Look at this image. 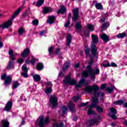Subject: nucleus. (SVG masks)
<instances>
[{"instance_id": "nucleus-1", "label": "nucleus", "mask_w": 127, "mask_h": 127, "mask_svg": "<svg viewBox=\"0 0 127 127\" xmlns=\"http://www.w3.org/2000/svg\"><path fill=\"white\" fill-rule=\"evenodd\" d=\"M99 90V87L98 85H95L92 86H88L85 87V92H87L89 94H93L95 97H99L100 96L101 97L100 98L101 101H104V93L101 91L97 92L98 90Z\"/></svg>"}, {"instance_id": "nucleus-2", "label": "nucleus", "mask_w": 127, "mask_h": 127, "mask_svg": "<svg viewBox=\"0 0 127 127\" xmlns=\"http://www.w3.org/2000/svg\"><path fill=\"white\" fill-rule=\"evenodd\" d=\"M89 74L92 79L96 77V75H99L100 74V70L97 69L96 70L92 68L91 65H87L86 67V70L82 72V76L83 78H88Z\"/></svg>"}, {"instance_id": "nucleus-3", "label": "nucleus", "mask_w": 127, "mask_h": 127, "mask_svg": "<svg viewBox=\"0 0 127 127\" xmlns=\"http://www.w3.org/2000/svg\"><path fill=\"white\" fill-rule=\"evenodd\" d=\"M23 8V6L19 7L16 11L14 12V14L11 16V18L7 21L4 22L2 24L0 25V28L4 29V28H8L10 26L12 25V21L19 14V12L21 11V10Z\"/></svg>"}, {"instance_id": "nucleus-4", "label": "nucleus", "mask_w": 127, "mask_h": 127, "mask_svg": "<svg viewBox=\"0 0 127 127\" xmlns=\"http://www.w3.org/2000/svg\"><path fill=\"white\" fill-rule=\"evenodd\" d=\"M8 54L11 59L7 65L6 69L10 70L14 68V62H13V61L15 60V57H14V55H13V51L11 49H9Z\"/></svg>"}, {"instance_id": "nucleus-5", "label": "nucleus", "mask_w": 127, "mask_h": 127, "mask_svg": "<svg viewBox=\"0 0 127 127\" xmlns=\"http://www.w3.org/2000/svg\"><path fill=\"white\" fill-rule=\"evenodd\" d=\"M98 103H99V99L98 98H96V97H93L91 105L87 107L85 109L86 111H88L87 113L88 115H93L95 114V111L92 110V109H93V108H95Z\"/></svg>"}, {"instance_id": "nucleus-6", "label": "nucleus", "mask_w": 127, "mask_h": 127, "mask_svg": "<svg viewBox=\"0 0 127 127\" xmlns=\"http://www.w3.org/2000/svg\"><path fill=\"white\" fill-rule=\"evenodd\" d=\"M1 80H5L4 84L5 86L10 85L12 82V77L11 75L6 76V73H3L1 76Z\"/></svg>"}, {"instance_id": "nucleus-7", "label": "nucleus", "mask_w": 127, "mask_h": 127, "mask_svg": "<svg viewBox=\"0 0 127 127\" xmlns=\"http://www.w3.org/2000/svg\"><path fill=\"white\" fill-rule=\"evenodd\" d=\"M63 82L64 83V84H65V85L68 84L71 86L76 85V84H77V81L74 79H71V76L70 75L66 76L65 78L63 80Z\"/></svg>"}, {"instance_id": "nucleus-8", "label": "nucleus", "mask_w": 127, "mask_h": 127, "mask_svg": "<svg viewBox=\"0 0 127 127\" xmlns=\"http://www.w3.org/2000/svg\"><path fill=\"white\" fill-rule=\"evenodd\" d=\"M50 104L53 109H55L58 105V99L55 96H51L50 98Z\"/></svg>"}, {"instance_id": "nucleus-9", "label": "nucleus", "mask_w": 127, "mask_h": 127, "mask_svg": "<svg viewBox=\"0 0 127 127\" xmlns=\"http://www.w3.org/2000/svg\"><path fill=\"white\" fill-rule=\"evenodd\" d=\"M39 127H44V125H46L49 124V117H47L46 119L45 120L44 122V118L43 116H41L39 118Z\"/></svg>"}, {"instance_id": "nucleus-10", "label": "nucleus", "mask_w": 127, "mask_h": 127, "mask_svg": "<svg viewBox=\"0 0 127 127\" xmlns=\"http://www.w3.org/2000/svg\"><path fill=\"white\" fill-rule=\"evenodd\" d=\"M72 20L73 21H77V20L79 18V8L74 9L72 10Z\"/></svg>"}, {"instance_id": "nucleus-11", "label": "nucleus", "mask_w": 127, "mask_h": 127, "mask_svg": "<svg viewBox=\"0 0 127 127\" xmlns=\"http://www.w3.org/2000/svg\"><path fill=\"white\" fill-rule=\"evenodd\" d=\"M12 108V101L10 100L7 102L6 103L5 107H4V110L6 111V112H9V111L11 110V109Z\"/></svg>"}, {"instance_id": "nucleus-12", "label": "nucleus", "mask_w": 127, "mask_h": 127, "mask_svg": "<svg viewBox=\"0 0 127 127\" xmlns=\"http://www.w3.org/2000/svg\"><path fill=\"white\" fill-rule=\"evenodd\" d=\"M91 54L93 57H97V47L93 44H91Z\"/></svg>"}, {"instance_id": "nucleus-13", "label": "nucleus", "mask_w": 127, "mask_h": 127, "mask_svg": "<svg viewBox=\"0 0 127 127\" xmlns=\"http://www.w3.org/2000/svg\"><path fill=\"white\" fill-rule=\"evenodd\" d=\"M29 54H30V50H29V49L28 48H26L21 54V56L22 58H26V57H27V56H28Z\"/></svg>"}, {"instance_id": "nucleus-14", "label": "nucleus", "mask_w": 127, "mask_h": 127, "mask_svg": "<svg viewBox=\"0 0 127 127\" xmlns=\"http://www.w3.org/2000/svg\"><path fill=\"white\" fill-rule=\"evenodd\" d=\"M110 110L111 113H112L111 116L112 119H113V120H117V116H116V115L117 114V109H116L115 108H110Z\"/></svg>"}, {"instance_id": "nucleus-15", "label": "nucleus", "mask_w": 127, "mask_h": 127, "mask_svg": "<svg viewBox=\"0 0 127 127\" xmlns=\"http://www.w3.org/2000/svg\"><path fill=\"white\" fill-rule=\"evenodd\" d=\"M100 38L103 40L104 42H109L110 41V37L109 36L105 33L101 34L100 36Z\"/></svg>"}, {"instance_id": "nucleus-16", "label": "nucleus", "mask_w": 127, "mask_h": 127, "mask_svg": "<svg viewBox=\"0 0 127 127\" xmlns=\"http://www.w3.org/2000/svg\"><path fill=\"white\" fill-rule=\"evenodd\" d=\"M55 18H56V17L55 16H49L47 22L48 23H49V24H53L55 21Z\"/></svg>"}, {"instance_id": "nucleus-17", "label": "nucleus", "mask_w": 127, "mask_h": 127, "mask_svg": "<svg viewBox=\"0 0 127 127\" xmlns=\"http://www.w3.org/2000/svg\"><path fill=\"white\" fill-rule=\"evenodd\" d=\"M91 38L92 40V43L91 44L95 45V44H97L98 42H99V37L95 35V34H92L91 35Z\"/></svg>"}, {"instance_id": "nucleus-18", "label": "nucleus", "mask_w": 127, "mask_h": 127, "mask_svg": "<svg viewBox=\"0 0 127 127\" xmlns=\"http://www.w3.org/2000/svg\"><path fill=\"white\" fill-rule=\"evenodd\" d=\"M86 81L84 78H82L81 80H79V83L78 84H76L75 86V88H81L83 87V86L85 85V83Z\"/></svg>"}, {"instance_id": "nucleus-19", "label": "nucleus", "mask_w": 127, "mask_h": 127, "mask_svg": "<svg viewBox=\"0 0 127 127\" xmlns=\"http://www.w3.org/2000/svg\"><path fill=\"white\" fill-rule=\"evenodd\" d=\"M72 41V35L71 34H67L66 38V45L67 46H70V44Z\"/></svg>"}, {"instance_id": "nucleus-20", "label": "nucleus", "mask_w": 127, "mask_h": 127, "mask_svg": "<svg viewBox=\"0 0 127 127\" xmlns=\"http://www.w3.org/2000/svg\"><path fill=\"white\" fill-rule=\"evenodd\" d=\"M69 109L70 110V112L71 113H75V105L72 102H69L68 104Z\"/></svg>"}, {"instance_id": "nucleus-21", "label": "nucleus", "mask_w": 127, "mask_h": 127, "mask_svg": "<svg viewBox=\"0 0 127 127\" xmlns=\"http://www.w3.org/2000/svg\"><path fill=\"white\" fill-rule=\"evenodd\" d=\"M89 124L90 126H93V125H99L100 121L98 119H92L90 121Z\"/></svg>"}, {"instance_id": "nucleus-22", "label": "nucleus", "mask_w": 127, "mask_h": 127, "mask_svg": "<svg viewBox=\"0 0 127 127\" xmlns=\"http://www.w3.org/2000/svg\"><path fill=\"white\" fill-rule=\"evenodd\" d=\"M66 8L65 7V6H64V5H62L61 7V9H59L58 10L57 13H59V14L65 13V12H66Z\"/></svg>"}, {"instance_id": "nucleus-23", "label": "nucleus", "mask_w": 127, "mask_h": 127, "mask_svg": "<svg viewBox=\"0 0 127 127\" xmlns=\"http://www.w3.org/2000/svg\"><path fill=\"white\" fill-rule=\"evenodd\" d=\"M43 11L44 13H48V12H52L53 9L50 7H45Z\"/></svg>"}, {"instance_id": "nucleus-24", "label": "nucleus", "mask_w": 127, "mask_h": 127, "mask_svg": "<svg viewBox=\"0 0 127 127\" xmlns=\"http://www.w3.org/2000/svg\"><path fill=\"white\" fill-rule=\"evenodd\" d=\"M33 78L35 82H39L41 80V77L39 74H35L33 75Z\"/></svg>"}, {"instance_id": "nucleus-25", "label": "nucleus", "mask_w": 127, "mask_h": 127, "mask_svg": "<svg viewBox=\"0 0 127 127\" xmlns=\"http://www.w3.org/2000/svg\"><path fill=\"white\" fill-rule=\"evenodd\" d=\"M2 126L3 127H9V122L6 120H2Z\"/></svg>"}, {"instance_id": "nucleus-26", "label": "nucleus", "mask_w": 127, "mask_h": 127, "mask_svg": "<svg viewBox=\"0 0 127 127\" xmlns=\"http://www.w3.org/2000/svg\"><path fill=\"white\" fill-rule=\"evenodd\" d=\"M109 26H110V23H109V22H106L103 23L102 26H101L102 31L105 30V29H107V27H109Z\"/></svg>"}, {"instance_id": "nucleus-27", "label": "nucleus", "mask_w": 127, "mask_h": 127, "mask_svg": "<svg viewBox=\"0 0 127 127\" xmlns=\"http://www.w3.org/2000/svg\"><path fill=\"white\" fill-rule=\"evenodd\" d=\"M75 28L78 30H79L80 31H81V30L83 28V27L82 26V25L81 24V21H78L76 22V23L75 24Z\"/></svg>"}, {"instance_id": "nucleus-28", "label": "nucleus", "mask_w": 127, "mask_h": 127, "mask_svg": "<svg viewBox=\"0 0 127 127\" xmlns=\"http://www.w3.org/2000/svg\"><path fill=\"white\" fill-rule=\"evenodd\" d=\"M64 125L63 124V122L58 121V122L55 124L54 127H64Z\"/></svg>"}, {"instance_id": "nucleus-29", "label": "nucleus", "mask_w": 127, "mask_h": 127, "mask_svg": "<svg viewBox=\"0 0 127 127\" xmlns=\"http://www.w3.org/2000/svg\"><path fill=\"white\" fill-rule=\"evenodd\" d=\"M44 68V66L43 65V64L41 63H39L37 64V66H36V68L37 69L39 70H42Z\"/></svg>"}, {"instance_id": "nucleus-30", "label": "nucleus", "mask_w": 127, "mask_h": 127, "mask_svg": "<svg viewBox=\"0 0 127 127\" xmlns=\"http://www.w3.org/2000/svg\"><path fill=\"white\" fill-rule=\"evenodd\" d=\"M25 29L22 27L20 28L18 30V33L20 36L22 35V34H23V33H25Z\"/></svg>"}, {"instance_id": "nucleus-31", "label": "nucleus", "mask_w": 127, "mask_h": 127, "mask_svg": "<svg viewBox=\"0 0 127 127\" xmlns=\"http://www.w3.org/2000/svg\"><path fill=\"white\" fill-rule=\"evenodd\" d=\"M19 85V83H18L17 81L13 82L12 89H17Z\"/></svg>"}, {"instance_id": "nucleus-32", "label": "nucleus", "mask_w": 127, "mask_h": 127, "mask_svg": "<svg viewBox=\"0 0 127 127\" xmlns=\"http://www.w3.org/2000/svg\"><path fill=\"white\" fill-rule=\"evenodd\" d=\"M70 66V63H65L63 67V71H66L68 67Z\"/></svg>"}, {"instance_id": "nucleus-33", "label": "nucleus", "mask_w": 127, "mask_h": 127, "mask_svg": "<svg viewBox=\"0 0 127 127\" xmlns=\"http://www.w3.org/2000/svg\"><path fill=\"white\" fill-rule=\"evenodd\" d=\"M95 7L97 9L102 10L103 9V5L101 3H96L95 4Z\"/></svg>"}, {"instance_id": "nucleus-34", "label": "nucleus", "mask_w": 127, "mask_h": 127, "mask_svg": "<svg viewBox=\"0 0 127 127\" xmlns=\"http://www.w3.org/2000/svg\"><path fill=\"white\" fill-rule=\"evenodd\" d=\"M61 110L63 114V115H62V117H64V115H65L66 113H67V107H66L65 106H63L61 108Z\"/></svg>"}, {"instance_id": "nucleus-35", "label": "nucleus", "mask_w": 127, "mask_h": 127, "mask_svg": "<svg viewBox=\"0 0 127 127\" xmlns=\"http://www.w3.org/2000/svg\"><path fill=\"white\" fill-rule=\"evenodd\" d=\"M46 89L45 90V93L47 95H48L52 92V87H49L48 86L46 87Z\"/></svg>"}, {"instance_id": "nucleus-36", "label": "nucleus", "mask_w": 127, "mask_h": 127, "mask_svg": "<svg viewBox=\"0 0 127 127\" xmlns=\"http://www.w3.org/2000/svg\"><path fill=\"white\" fill-rule=\"evenodd\" d=\"M117 38H119V39L124 38V37H126V33L123 32L122 33H120L117 35Z\"/></svg>"}, {"instance_id": "nucleus-37", "label": "nucleus", "mask_w": 127, "mask_h": 127, "mask_svg": "<svg viewBox=\"0 0 127 127\" xmlns=\"http://www.w3.org/2000/svg\"><path fill=\"white\" fill-rule=\"evenodd\" d=\"M115 89V86H112L111 87H107V91L109 93V94H111L114 91Z\"/></svg>"}, {"instance_id": "nucleus-38", "label": "nucleus", "mask_w": 127, "mask_h": 127, "mask_svg": "<svg viewBox=\"0 0 127 127\" xmlns=\"http://www.w3.org/2000/svg\"><path fill=\"white\" fill-rule=\"evenodd\" d=\"M88 29L90 30L91 31H94L95 28H94V26L91 24H89L87 25Z\"/></svg>"}, {"instance_id": "nucleus-39", "label": "nucleus", "mask_w": 127, "mask_h": 127, "mask_svg": "<svg viewBox=\"0 0 127 127\" xmlns=\"http://www.w3.org/2000/svg\"><path fill=\"white\" fill-rule=\"evenodd\" d=\"M43 3H44V0H39L36 4V6H41Z\"/></svg>"}, {"instance_id": "nucleus-40", "label": "nucleus", "mask_w": 127, "mask_h": 127, "mask_svg": "<svg viewBox=\"0 0 127 127\" xmlns=\"http://www.w3.org/2000/svg\"><path fill=\"white\" fill-rule=\"evenodd\" d=\"M60 50H61L60 49V48H58L55 52V54H56V55H61L62 53H61V52H60Z\"/></svg>"}, {"instance_id": "nucleus-41", "label": "nucleus", "mask_w": 127, "mask_h": 127, "mask_svg": "<svg viewBox=\"0 0 127 127\" xmlns=\"http://www.w3.org/2000/svg\"><path fill=\"white\" fill-rule=\"evenodd\" d=\"M22 70L24 72H28V69H27V66H26V65L25 64L22 65Z\"/></svg>"}, {"instance_id": "nucleus-42", "label": "nucleus", "mask_w": 127, "mask_h": 127, "mask_svg": "<svg viewBox=\"0 0 127 127\" xmlns=\"http://www.w3.org/2000/svg\"><path fill=\"white\" fill-rule=\"evenodd\" d=\"M124 104V101L123 100H118L114 102L115 105H123Z\"/></svg>"}, {"instance_id": "nucleus-43", "label": "nucleus", "mask_w": 127, "mask_h": 127, "mask_svg": "<svg viewBox=\"0 0 127 127\" xmlns=\"http://www.w3.org/2000/svg\"><path fill=\"white\" fill-rule=\"evenodd\" d=\"M21 75L24 78H28V74H27V72L24 71V72L21 73Z\"/></svg>"}, {"instance_id": "nucleus-44", "label": "nucleus", "mask_w": 127, "mask_h": 127, "mask_svg": "<svg viewBox=\"0 0 127 127\" xmlns=\"http://www.w3.org/2000/svg\"><path fill=\"white\" fill-rule=\"evenodd\" d=\"M17 62L19 64H22V63H23L24 62V60H23L21 58H20L17 60Z\"/></svg>"}, {"instance_id": "nucleus-45", "label": "nucleus", "mask_w": 127, "mask_h": 127, "mask_svg": "<svg viewBox=\"0 0 127 127\" xmlns=\"http://www.w3.org/2000/svg\"><path fill=\"white\" fill-rule=\"evenodd\" d=\"M45 84L47 85V87L52 88V83L51 81H48L45 83Z\"/></svg>"}, {"instance_id": "nucleus-46", "label": "nucleus", "mask_w": 127, "mask_h": 127, "mask_svg": "<svg viewBox=\"0 0 127 127\" xmlns=\"http://www.w3.org/2000/svg\"><path fill=\"white\" fill-rule=\"evenodd\" d=\"M46 34V30H43V31H41L40 32V35L41 36H43V35Z\"/></svg>"}, {"instance_id": "nucleus-47", "label": "nucleus", "mask_w": 127, "mask_h": 127, "mask_svg": "<svg viewBox=\"0 0 127 127\" xmlns=\"http://www.w3.org/2000/svg\"><path fill=\"white\" fill-rule=\"evenodd\" d=\"M88 104H89L88 102H86V103H83L80 104V106L78 105V107H86V106H87Z\"/></svg>"}, {"instance_id": "nucleus-48", "label": "nucleus", "mask_w": 127, "mask_h": 127, "mask_svg": "<svg viewBox=\"0 0 127 127\" xmlns=\"http://www.w3.org/2000/svg\"><path fill=\"white\" fill-rule=\"evenodd\" d=\"M97 110L98 113H102L103 112V108H101V107L98 106L97 107Z\"/></svg>"}, {"instance_id": "nucleus-49", "label": "nucleus", "mask_w": 127, "mask_h": 127, "mask_svg": "<svg viewBox=\"0 0 127 127\" xmlns=\"http://www.w3.org/2000/svg\"><path fill=\"white\" fill-rule=\"evenodd\" d=\"M54 48L53 47H51L49 48V53L50 55H51L52 54V52L53 51Z\"/></svg>"}, {"instance_id": "nucleus-50", "label": "nucleus", "mask_w": 127, "mask_h": 127, "mask_svg": "<svg viewBox=\"0 0 127 127\" xmlns=\"http://www.w3.org/2000/svg\"><path fill=\"white\" fill-rule=\"evenodd\" d=\"M38 22H39V21L37 19H36L32 21V23H33V25H38Z\"/></svg>"}, {"instance_id": "nucleus-51", "label": "nucleus", "mask_w": 127, "mask_h": 127, "mask_svg": "<svg viewBox=\"0 0 127 127\" xmlns=\"http://www.w3.org/2000/svg\"><path fill=\"white\" fill-rule=\"evenodd\" d=\"M73 101H74V102H77L78 101V100H79V99H80V97H79V96H74L72 98Z\"/></svg>"}, {"instance_id": "nucleus-52", "label": "nucleus", "mask_w": 127, "mask_h": 127, "mask_svg": "<svg viewBox=\"0 0 127 127\" xmlns=\"http://www.w3.org/2000/svg\"><path fill=\"white\" fill-rule=\"evenodd\" d=\"M86 55H90V49H87L85 50Z\"/></svg>"}, {"instance_id": "nucleus-53", "label": "nucleus", "mask_w": 127, "mask_h": 127, "mask_svg": "<svg viewBox=\"0 0 127 127\" xmlns=\"http://www.w3.org/2000/svg\"><path fill=\"white\" fill-rule=\"evenodd\" d=\"M103 67H111V64L107 62L106 64H103Z\"/></svg>"}, {"instance_id": "nucleus-54", "label": "nucleus", "mask_w": 127, "mask_h": 127, "mask_svg": "<svg viewBox=\"0 0 127 127\" xmlns=\"http://www.w3.org/2000/svg\"><path fill=\"white\" fill-rule=\"evenodd\" d=\"M70 25V21H68L64 24V27H68Z\"/></svg>"}, {"instance_id": "nucleus-55", "label": "nucleus", "mask_w": 127, "mask_h": 127, "mask_svg": "<svg viewBox=\"0 0 127 127\" xmlns=\"http://www.w3.org/2000/svg\"><path fill=\"white\" fill-rule=\"evenodd\" d=\"M35 61H36L35 59H33L30 61L31 64H32V65H34V64L35 63Z\"/></svg>"}, {"instance_id": "nucleus-56", "label": "nucleus", "mask_w": 127, "mask_h": 127, "mask_svg": "<svg viewBox=\"0 0 127 127\" xmlns=\"http://www.w3.org/2000/svg\"><path fill=\"white\" fill-rule=\"evenodd\" d=\"M30 59V57H29L26 60V61H25L26 64H29V63H30V61H29Z\"/></svg>"}, {"instance_id": "nucleus-57", "label": "nucleus", "mask_w": 127, "mask_h": 127, "mask_svg": "<svg viewBox=\"0 0 127 127\" xmlns=\"http://www.w3.org/2000/svg\"><path fill=\"white\" fill-rule=\"evenodd\" d=\"M106 88V84H103L100 88L101 90H104Z\"/></svg>"}, {"instance_id": "nucleus-58", "label": "nucleus", "mask_w": 127, "mask_h": 127, "mask_svg": "<svg viewBox=\"0 0 127 127\" xmlns=\"http://www.w3.org/2000/svg\"><path fill=\"white\" fill-rule=\"evenodd\" d=\"M3 44L2 42H1V38L0 37V48H1V47H3Z\"/></svg>"}, {"instance_id": "nucleus-59", "label": "nucleus", "mask_w": 127, "mask_h": 127, "mask_svg": "<svg viewBox=\"0 0 127 127\" xmlns=\"http://www.w3.org/2000/svg\"><path fill=\"white\" fill-rule=\"evenodd\" d=\"M111 67H118V65L115 63H112L111 64Z\"/></svg>"}, {"instance_id": "nucleus-60", "label": "nucleus", "mask_w": 127, "mask_h": 127, "mask_svg": "<svg viewBox=\"0 0 127 127\" xmlns=\"http://www.w3.org/2000/svg\"><path fill=\"white\" fill-rule=\"evenodd\" d=\"M63 76H64V73L61 71L59 74V77H63Z\"/></svg>"}, {"instance_id": "nucleus-61", "label": "nucleus", "mask_w": 127, "mask_h": 127, "mask_svg": "<svg viewBox=\"0 0 127 127\" xmlns=\"http://www.w3.org/2000/svg\"><path fill=\"white\" fill-rule=\"evenodd\" d=\"M71 17H72V13H69L67 18L70 19Z\"/></svg>"}, {"instance_id": "nucleus-62", "label": "nucleus", "mask_w": 127, "mask_h": 127, "mask_svg": "<svg viewBox=\"0 0 127 127\" xmlns=\"http://www.w3.org/2000/svg\"><path fill=\"white\" fill-rule=\"evenodd\" d=\"M80 66V63H78L76 64L75 65L74 67L75 68H79V66Z\"/></svg>"}, {"instance_id": "nucleus-63", "label": "nucleus", "mask_w": 127, "mask_h": 127, "mask_svg": "<svg viewBox=\"0 0 127 127\" xmlns=\"http://www.w3.org/2000/svg\"><path fill=\"white\" fill-rule=\"evenodd\" d=\"M100 21L101 22H105V21H106V17H104L103 18L101 19Z\"/></svg>"}, {"instance_id": "nucleus-64", "label": "nucleus", "mask_w": 127, "mask_h": 127, "mask_svg": "<svg viewBox=\"0 0 127 127\" xmlns=\"http://www.w3.org/2000/svg\"><path fill=\"white\" fill-rule=\"evenodd\" d=\"M124 106L125 108H127V102L125 103L124 104Z\"/></svg>"}]
</instances>
